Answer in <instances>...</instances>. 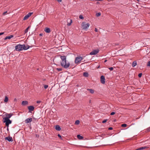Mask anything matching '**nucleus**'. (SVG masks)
I'll list each match as a JSON object with an SVG mask.
<instances>
[{
    "label": "nucleus",
    "instance_id": "f257e3e1",
    "mask_svg": "<svg viewBox=\"0 0 150 150\" xmlns=\"http://www.w3.org/2000/svg\"><path fill=\"white\" fill-rule=\"evenodd\" d=\"M61 59L60 62L61 66L65 69H67L70 66L69 62L66 59V57L64 56H60Z\"/></svg>",
    "mask_w": 150,
    "mask_h": 150
},
{
    "label": "nucleus",
    "instance_id": "f03ea898",
    "mask_svg": "<svg viewBox=\"0 0 150 150\" xmlns=\"http://www.w3.org/2000/svg\"><path fill=\"white\" fill-rule=\"evenodd\" d=\"M90 24L89 23H86L85 22H83L82 23V28L83 30H86L89 27Z\"/></svg>",
    "mask_w": 150,
    "mask_h": 150
},
{
    "label": "nucleus",
    "instance_id": "7ed1b4c3",
    "mask_svg": "<svg viewBox=\"0 0 150 150\" xmlns=\"http://www.w3.org/2000/svg\"><path fill=\"white\" fill-rule=\"evenodd\" d=\"M4 122H6V125L7 126H8L9 124L11 123V121L9 119L6 118H4L3 121Z\"/></svg>",
    "mask_w": 150,
    "mask_h": 150
},
{
    "label": "nucleus",
    "instance_id": "20e7f679",
    "mask_svg": "<svg viewBox=\"0 0 150 150\" xmlns=\"http://www.w3.org/2000/svg\"><path fill=\"white\" fill-rule=\"evenodd\" d=\"M83 59V58L81 56H79L75 58V63L76 64H77L79 62H80L81 60Z\"/></svg>",
    "mask_w": 150,
    "mask_h": 150
},
{
    "label": "nucleus",
    "instance_id": "39448f33",
    "mask_svg": "<svg viewBox=\"0 0 150 150\" xmlns=\"http://www.w3.org/2000/svg\"><path fill=\"white\" fill-rule=\"evenodd\" d=\"M15 50L17 51H21L22 50V45L19 44L15 46Z\"/></svg>",
    "mask_w": 150,
    "mask_h": 150
},
{
    "label": "nucleus",
    "instance_id": "423d86ee",
    "mask_svg": "<svg viewBox=\"0 0 150 150\" xmlns=\"http://www.w3.org/2000/svg\"><path fill=\"white\" fill-rule=\"evenodd\" d=\"M98 50H93L90 53V54L91 55H94L97 54L99 52Z\"/></svg>",
    "mask_w": 150,
    "mask_h": 150
},
{
    "label": "nucleus",
    "instance_id": "0eeeda50",
    "mask_svg": "<svg viewBox=\"0 0 150 150\" xmlns=\"http://www.w3.org/2000/svg\"><path fill=\"white\" fill-rule=\"evenodd\" d=\"M33 13H29L27 15H26L23 18V20H25L27 19Z\"/></svg>",
    "mask_w": 150,
    "mask_h": 150
},
{
    "label": "nucleus",
    "instance_id": "6e6552de",
    "mask_svg": "<svg viewBox=\"0 0 150 150\" xmlns=\"http://www.w3.org/2000/svg\"><path fill=\"white\" fill-rule=\"evenodd\" d=\"M30 48V46L28 45H25L24 44L22 45V50H26Z\"/></svg>",
    "mask_w": 150,
    "mask_h": 150
},
{
    "label": "nucleus",
    "instance_id": "1a4fd4ad",
    "mask_svg": "<svg viewBox=\"0 0 150 150\" xmlns=\"http://www.w3.org/2000/svg\"><path fill=\"white\" fill-rule=\"evenodd\" d=\"M100 82L103 84H104L105 83V78L104 76L103 75H102L101 76Z\"/></svg>",
    "mask_w": 150,
    "mask_h": 150
},
{
    "label": "nucleus",
    "instance_id": "9d476101",
    "mask_svg": "<svg viewBox=\"0 0 150 150\" xmlns=\"http://www.w3.org/2000/svg\"><path fill=\"white\" fill-rule=\"evenodd\" d=\"M28 108L29 110V112H30L31 111H33L34 109V107L33 106L30 105L28 106Z\"/></svg>",
    "mask_w": 150,
    "mask_h": 150
},
{
    "label": "nucleus",
    "instance_id": "9b49d317",
    "mask_svg": "<svg viewBox=\"0 0 150 150\" xmlns=\"http://www.w3.org/2000/svg\"><path fill=\"white\" fill-rule=\"evenodd\" d=\"M5 139L8 140L9 142H12L13 140L12 138L11 137H8L5 138Z\"/></svg>",
    "mask_w": 150,
    "mask_h": 150
},
{
    "label": "nucleus",
    "instance_id": "f8f14e48",
    "mask_svg": "<svg viewBox=\"0 0 150 150\" xmlns=\"http://www.w3.org/2000/svg\"><path fill=\"white\" fill-rule=\"evenodd\" d=\"M32 119L31 118H29L25 120V122L26 123H28L31 122L32 121Z\"/></svg>",
    "mask_w": 150,
    "mask_h": 150
},
{
    "label": "nucleus",
    "instance_id": "ddd939ff",
    "mask_svg": "<svg viewBox=\"0 0 150 150\" xmlns=\"http://www.w3.org/2000/svg\"><path fill=\"white\" fill-rule=\"evenodd\" d=\"M28 104V102L27 101H23L22 102V105H27Z\"/></svg>",
    "mask_w": 150,
    "mask_h": 150
},
{
    "label": "nucleus",
    "instance_id": "4468645a",
    "mask_svg": "<svg viewBox=\"0 0 150 150\" xmlns=\"http://www.w3.org/2000/svg\"><path fill=\"white\" fill-rule=\"evenodd\" d=\"M55 129L57 131H60L61 129V128L59 125H56L55 126Z\"/></svg>",
    "mask_w": 150,
    "mask_h": 150
},
{
    "label": "nucleus",
    "instance_id": "2eb2a0df",
    "mask_svg": "<svg viewBox=\"0 0 150 150\" xmlns=\"http://www.w3.org/2000/svg\"><path fill=\"white\" fill-rule=\"evenodd\" d=\"M45 31L47 33H50V29L49 28H45Z\"/></svg>",
    "mask_w": 150,
    "mask_h": 150
},
{
    "label": "nucleus",
    "instance_id": "dca6fc26",
    "mask_svg": "<svg viewBox=\"0 0 150 150\" xmlns=\"http://www.w3.org/2000/svg\"><path fill=\"white\" fill-rule=\"evenodd\" d=\"M13 37V36L12 35H10L9 36H7L5 38H4V40H6L7 39H10L12 38Z\"/></svg>",
    "mask_w": 150,
    "mask_h": 150
},
{
    "label": "nucleus",
    "instance_id": "f3484780",
    "mask_svg": "<svg viewBox=\"0 0 150 150\" xmlns=\"http://www.w3.org/2000/svg\"><path fill=\"white\" fill-rule=\"evenodd\" d=\"M7 116L4 118H6L9 119L12 116V115L10 114H8L6 115Z\"/></svg>",
    "mask_w": 150,
    "mask_h": 150
},
{
    "label": "nucleus",
    "instance_id": "a211bd4d",
    "mask_svg": "<svg viewBox=\"0 0 150 150\" xmlns=\"http://www.w3.org/2000/svg\"><path fill=\"white\" fill-rule=\"evenodd\" d=\"M83 76L86 77H87L88 76V74L87 72H84L83 73Z\"/></svg>",
    "mask_w": 150,
    "mask_h": 150
},
{
    "label": "nucleus",
    "instance_id": "6ab92c4d",
    "mask_svg": "<svg viewBox=\"0 0 150 150\" xmlns=\"http://www.w3.org/2000/svg\"><path fill=\"white\" fill-rule=\"evenodd\" d=\"M77 137L80 140L82 139L83 138V137L82 136L79 134L77 135Z\"/></svg>",
    "mask_w": 150,
    "mask_h": 150
},
{
    "label": "nucleus",
    "instance_id": "aec40b11",
    "mask_svg": "<svg viewBox=\"0 0 150 150\" xmlns=\"http://www.w3.org/2000/svg\"><path fill=\"white\" fill-rule=\"evenodd\" d=\"M137 65V62L136 61H134L132 64V66L133 67H134Z\"/></svg>",
    "mask_w": 150,
    "mask_h": 150
},
{
    "label": "nucleus",
    "instance_id": "412c9836",
    "mask_svg": "<svg viewBox=\"0 0 150 150\" xmlns=\"http://www.w3.org/2000/svg\"><path fill=\"white\" fill-rule=\"evenodd\" d=\"M146 148V146H144V147H141L140 148H138L137 149H135V150H143L144 149H145Z\"/></svg>",
    "mask_w": 150,
    "mask_h": 150
},
{
    "label": "nucleus",
    "instance_id": "4be33fe9",
    "mask_svg": "<svg viewBox=\"0 0 150 150\" xmlns=\"http://www.w3.org/2000/svg\"><path fill=\"white\" fill-rule=\"evenodd\" d=\"M87 90L89 91L91 93H94V91L92 89H88Z\"/></svg>",
    "mask_w": 150,
    "mask_h": 150
},
{
    "label": "nucleus",
    "instance_id": "5701e85b",
    "mask_svg": "<svg viewBox=\"0 0 150 150\" xmlns=\"http://www.w3.org/2000/svg\"><path fill=\"white\" fill-rule=\"evenodd\" d=\"M80 123V121L79 120H76L75 123V124L76 125H78Z\"/></svg>",
    "mask_w": 150,
    "mask_h": 150
},
{
    "label": "nucleus",
    "instance_id": "b1692460",
    "mask_svg": "<svg viewBox=\"0 0 150 150\" xmlns=\"http://www.w3.org/2000/svg\"><path fill=\"white\" fill-rule=\"evenodd\" d=\"M8 98L6 96L5 97V98L4 100V102H7L8 101Z\"/></svg>",
    "mask_w": 150,
    "mask_h": 150
},
{
    "label": "nucleus",
    "instance_id": "393cba45",
    "mask_svg": "<svg viewBox=\"0 0 150 150\" xmlns=\"http://www.w3.org/2000/svg\"><path fill=\"white\" fill-rule=\"evenodd\" d=\"M30 28V26H28V28H27L25 30V33H27L28 32L29 28Z\"/></svg>",
    "mask_w": 150,
    "mask_h": 150
},
{
    "label": "nucleus",
    "instance_id": "a878e982",
    "mask_svg": "<svg viewBox=\"0 0 150 150\" xmlns=\"http://www.w3.org/2000/svg\"><path fill=\"white\" fill-rule=\"evenodd\" d=\"M72 23V20L71 19L70 20V22L69 23H68L67 24V25L68 26H70L71 24V23Z\"/></svg>",
    "mask_w": 150,
    "mask_h": 150
},
{
    "label": "nucleus",
    "instance_id": "bb28decb",
    "mask_svg": "<svg viewBox=\"0 0 150 150\" xmlns=\"http://www.w3.org/2000/svg\"><path fill=\"white\" fill-rule=\"evenodd\" d=\"M101 15V13L100 12H98L96 14V16L97 17Z\"/></svg>",
    "mask_w": 150,
    "mask_h": 150
},
{
    "label": "nucleus",
    "instance_id": "cd10ccee",
    "mask_svg": "<svg viewBox=\"0 0 150 150\" xmlns=\"http://www.w3.org/2000/svg\"><path fill=\"white\" fill-rule=\"evenodd\" d=\"M127 124H123L121 126L123 127H125L127 126Z\"/></svg>",
    "mask_w": 150,
    "mask_h": 150
},
{
    "label": "nucleus",
    "instance_id": "c85d7f7f",
    "mask_svg": "<svg viewBox=\"0 0 150 150\" xmlns=\"http://www.w3.org/2000/svg\"><path fill=\"white\" fill-rule=\"evenodd\" d=\"M79 18L81 19H83L84 18V17L83 16L81 15H80L79 16Z\"/></svg>",
    "mask_w": 150,
    "mask_h": 150
},
{
    "label": "nucleus",
    "instance_id": "c756f323",
    "mask_svg": "<svg viewBox=\"0 0 150 150\" xmlns=\"http://www.w3.org/2000/svg\"><path fill=\"white\" fill-rule=\"evenodd\" d=\"M48 87V86L47 85H44V88L45 89L47 88Z\"/></svg>",
    "mask_w": 150,
    "mask_h": 150
},
{
    "label": "nucleus",
    "instance_id": "7c9ffc66",
    "mask_svg": "<svg viewBox=\"0 0 150 150\" xmlns=\"http://www.w3.org/2000/svg\"><path fill=\"white\" fill-rule=\"evenodd\" d=\"M107 119H105L103 121H102V122L103 123H105V122H106L107 121Z\"/></svg>",
    "mask_w": 150,
    "mask_h": 150
},
{
    "label": "nucleus",
    "instance_id": "2f4dec72",
    "mask_svg": "<svg viewBox=\"0 0 150 150\" xmlns=\"http://www.w3.org/2000/svg\"><path fill=\"white\" fill-rule=\"evenodd\" d=\"M142 74L141 73H139V74H138V76L139 77H141L142 76Z\"/></svg>",
    "mask_w": 150,
    "mask_h": 150
},
{
    "label": "nucleus",
    "instance_id": "473e14b6",
    "mask_svg": "<svg viewBox=\"0 0 150 150\" xmlns=\"http://www.w3.org/2000/svg\"><path fill=\"white\" fill-rule=\"evenodd\" d=\"M147 66H150V61H149L147 64Z\"/></svg>",
    "mask_w": 150,
    "mask_h": 150
},
{
    "label": "nucleus",
    "instance_id": "72a5a7b5",
    "mask_svg": "<svg viewBox=\"0 0 150 150\" xmlns=\"http://www.w3.org/2000/svg\"><path fill=\"white\" fill-rule=\"evenodd\" d=\"M7 12V11L4 12L3 13V15L4 16L5 15Z\"/></svg>",
    "mask_w": 150,
    "mask_h": 150
},
{
    "label": "nucleus",
    "instance_id": "f704fd0d",
    "mask_svg": "<svg viewBox=\"0 0 150 150\" xmlns=\"http://www.w3.org/2000/svg\"><path fill=\"white\" fill-rule=\"evenodd\" d=\"M41 101L40 100L37 101L36 102L38 104L40 103H41Z\"/></svg>",
    "mask_w": 150,
    "mask_h": 150
},
{
    "label": "nucleus",
    "instance_id": "c9c22d12",
    "mask_svg": "<svg viewBox=\"0 0 150 150\" xmlns=\"http://www.w3.org/2000/svg\"><path fill=\"white\" fill-rule=\"evenodd\" d=\"M95 31L96 32H97L98 31V29L96 28L95 29Z\"/></svg>",
    "mask_w": 150,
    "mask_h": 150
},
{
    "label": "nucleus",
    "instance_id": "e433bc0d",
    "mask_svg": "<svg viewBox=\"0 0 150 150\" xmlns=\"http://www.w3.org/2000/svg\"><path fill=\"white\" fill-rule=\"evenodd\" d=\"M109 69L111 71L112 70V67H111L109 68Z\"/></svg>",
    "mask_w": 150,
    "mask_h": 150
},
{
    "label": "nucleus",
    "instance_id": "4c0bfd02",
    "mask_svg": "<svg viewBox=\"0 0 150 150\" xmlns=\"http://www.w3.org/2000/svg\"><path fill=\"white\" fill-rule=\"evenodd\" d=\"M147 130L148 131H150V127L147 129Z\"/></svg>",
    "mask_w": 150,
    "mask_h": 150
},
{
    "label": "nucleus",
    "instance_id": "58836bf2",
    "mask_svg": "<svg viewBox=\"0 0 150 150\" xmlns=\"http://www.w3.org/2000/svg\"><path fill=\"white\" fill-rule=\"evenodd\" d=\"M58 136L60 138H61L62 137L61 136V135L60 134H58Z\"/></svg>",
    "mask_w": 150,
    "mask_h": 150
},
{
    "label": "nucleus",
    "instance_id": "ea45409f",
    "mask_svg": "<svg viewBox=\"0 0 150 150\" xmlns=\"http://www.w3.org/2000/svg\"><path fill=\"white\" fill-rule=\"evenodd\" d=\"M58 2H60L62 1V0H56Z\"/></svg>",
    "mask_w": 150,
    "mask_h": 150
},
{
    "label": "nucleus",
    "instance_id": "a19ab883",
    "mask_svg": "<svg viewBox=\"0 0 150 150\" xmlns=\"http://www.w3.org/2000/svg\"><path fill=\"white\" fill-rule=\"evenodd\" d=\"M108 129L109 130H112V127H110Z\"/></svg>",
    "mask_w": 150,
    "mask_h": 150
},
{
    "label": "nucleus",
    "instance_id": "79ce46f5",
    "mask_svg": "<svg viewBox=\"0 0 150 150\" xmlns=\"http://www.w3.org/2000/svg\"><path fill=\"white\" fill-rule=\"evenodd\" d=\"M4 34V33H0V35H1Z\"/></svg>",
    "mask_w": 150,
    "mask_h": 150
},
{
    "label": "nucleus",
    "instance_id": "37998d69",
    "mask_svg": "<svg viewBox=\"0 0 150 150\" xmlns=\"http://www.w3.org/2000/svg\"><path fill=\"white\" fill-rule=\"evenodd\" d=\"M57 69L59 71H61V70L60 69Z\"/></svg>",
    "mask_w": 150,
    "mask_h": 150
},
{
    "label": "nucleus",
    "instance_id": "c03bdc74",
    "mask_svg": "<svg viewBox=\"0 0 150 150\" xmlns=\"http://www.w3.org/2000/svg\"><path fill=\"white\" fill-rule=\"evenodd\" d=\"M91 100H89V103H91Z\"/></svg>",
    "mask_w": 150,
    "mask_h": 150
},
{
    "label": "nucleus",
    "instance_id": "a18cd8bd",
    "mask_svg": "<svg viewBox=\"0 0 150 150\" xmlns=\"http://www.w3.org/2000/svg\"><path fill=\"white\" fill-rule=\"evenodd\" d=\"M36 137H39V135H38L37 134H36Z\"/></svg>",
    "mask_w": 150,
    "mask_h": 150
},
{
    "label": "nucleus",
    "instance_id": "49530a36",
    "mask_svg": "<svg viewBox=\"0 0 150 150\" xmlns=\"http://www.w3.org/2000/svg\"><path fill=\"white\" fill-rule=\"evenodd\" d=\"M110 115H112V112L111 113H110Z\"/></svg>",
    "mask_w": 150,
    "mask_h": 150
},
{
    "label": "nucleus",
    "instance_id": "de8ad7c7",
    "mask_svg": "<svg viewBox=\"0 0 150 150\" xmlns=\"http://www.w3.org/2000/svg\"><path fill=\"white\" fill-rule=\"evenodd\" d=\"M106 61H107V60H105V61H104V62H106Z\"/></svg>",
    "mask_w": 150,
    "mask_h": 150
},
{
    "label": "nucleus",
    "instance_id": "09e8293b",
    "mask_svg": "<svg viewBox=\"0 0 150 150\" xmlns=\"http://www.w3.org/2000/svg\"><path fill=\"white\" fill-rule=\"evenodd\" d=\"M97 1H103V0H97Z\"/></svg>",
    "mask_w": 150,
    "mask_h": 150
},
{
    "label": "nucleus",
    "instance_id": "8fccbe9b",
    "mask_svg": "<svg viewBox=\"0 0 150 150\" xmlns=\"http://www.w3.org/2000/svg\"><path fill=\"white\" fill-rule=\"evenodd\" d=\"M42 35V34H40V36H41V35Z\"/></svg>",
    "mask_w": 150,
    "mask_h": 150
},
{
    "label": "nucleus",
    "instance_id": "3c124183",
    "mask_svg": "<svg viewBox=\"0 0 150 150\" xmlns=\"http://www.w3.org/2000/svg\"><path fill=\"white\" fill-rule=\"evenodd\" d=\"M115 113L114 112H113V115H114V114H115Z\"/></svg>",
    "mask_w": 150,
    "mask_h": 150
},
{
    "label": "nucleus",
    "instance_id": "603ef678",
    "mask_svg": "<svg viewBox=\"0 0 150 150\" xmlns=\"http://www.w3.org/2000/svg\"><path fill=\"white\" fill-rule=\"evenodd\" d=\"M100 68V66H98V67L97 68H98H98Z\"/></svg>",
    "mask_w": 150,
    "mask_h": 150
},
{
    "label": "nucleus",
    "instance_id": "864d4df0",
    "mask_svg": "<svg viewBox=\"0 0 150 150\" xmlns=\"http://www.w3.org/2000/svg\"><path fill=\"white\" fill-rule=\"evenodd\" d=\"M116 121V120H115L114 121V122H115Z\"/></svg>",
    "mask_w": 150,
    "mask_h": 150
},
{
    "label": "nucleus",
    "instance_id": "5fc2aeb1",
    "mask_svg": "<svg viewBox=\"0 0 150 150\" xmlns=\"http://www.w3.org/2000/svg\"><path fill=\"white\" fill-rule=\"evenodd\" d=\"M98 3H99V2H97V4H98Z\"/></svg>",
    "mask_w": 150,
    "mask_h": 150
},
{
    "label": "nucleus",
    "instance_id": "6e6d98bb",
    "mask_svg": "<svg viewBox=\"0 0 150 150\" xmlns=\"http://www.w3.org/2000/svg\"><path fill=\"white\" fill-rule=\"evenodd\" d=\"M8 128H7V130H8Z\"/></svg>",
    "mask_w": 150,
    "mask_h": 150
}]
</instances>
